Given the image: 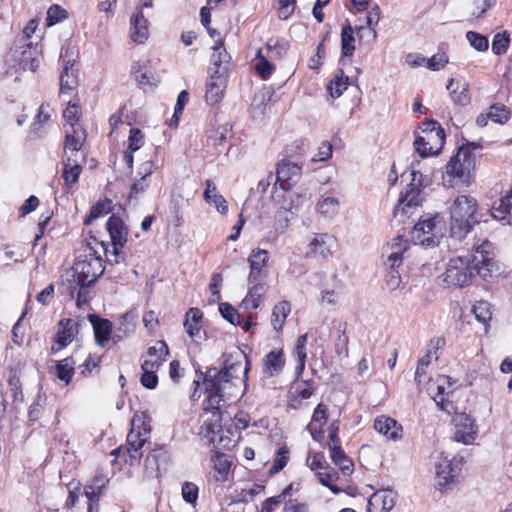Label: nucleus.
I'll list each match as a JSON object with an SVG mask.
<instances>
[{"mask_svg": "<svg viewBox=\"0 0 512 512\" xmlns=\"http://www.w3.org/2000/svg\"><path fill=\"white\" fill-rule=\"evenodd\" d=\"M248 370V364L243 368L239 361L229 363L226 360L222 368L210 367L205 373H200L197 380H194L196 387L192 398L195 399L198 389L202 388L204 394L207 395L205 410H211V420L204 421L202 425V429H205L207 434H215L220 431V403L243 394L241 387L245 385Z\"/></svg>", "mask_w": 512, "mask_h": 512, "instance_id": "1", "label": "nucleus"}, {"mask_svg": "<svg viewBox=\"0 0 512 512\" xmlns=\"http://www.w3.org/2000/svg\"><path fill=\"white\" fill-rule=\"evenodd\" d=\"M500 274L494 259L493 246L486 238L474 239L471 254L450 259L444 273V281L455 287L471 284L475 275L487 280Z\"/></svg>", "mask_w": 512, "mask_h": 512, "instance_id": "2", "label": "nucleus"}, {"mask_svg": "<svg viewBox=\"0 0 512 512\" xmlns=\"http://www.w3.org/2000/svg\"><path fill=\"white\" fill-rule=\"evenodd\" d=\"M480 148V144L468 142L458 148L445 166L442 174V181L445 187L466 188L474 180V170L476 167L477 156L475 150Z\"/></svg>", "mask_w": 512, "mask_h": 512, "instance_id": "3", "label": "nucleus"}, {"mask_svg": "<svg viewBox=\"0 0 512 512\" xmlns=\"http://www.w3.org/2000/svg\"><path fill=\"white\" fill-rule=\"evenodd\" d=\"M478 202L468 194L458 195L449 207L450 236L461 241L478 223Z\"/></svg>", "mask_w": 512, "mask_h": 512, "instance_id": "4", "label": "nucleus"}, {"mask_svg": "<svg viewBox=\"0 0 512 512\" xmlns=\"http://www.w3.org/2000/svg\"><path fill=\"white\" fill-rule=\"evenodd\" d=\"M72 270L74 282L94 284L104 272L103 261L100 256L89 250L88 253L77 257Z\"/></svg>", "mask_w": 512, "mask_h": 512, "instance_id": "5", "label": "nucleus"}, {"mask_svg": "<svg viewBox=\"0 0 512 512\" xmlns=\"http://www.w3.org/2000/svg\"><path fill=\"white\" fill-rule=\"evenodd\" d=\"M36 30L34 21H30L23 30V37L20 40L21 45L10 52V57L14 58L21 69L35 72L39 67V58L37 47H32L27 42Z\"/></svg>", "mask_w": 512, "mask_h": 512, "instance_id": "6", "label": "nucleus"}, {"mask_svg": "<svg viewBox=\"0 0 512 512\" xmlns=\"http://www.w3.org/2000/svg\"><path fill=\"white\" fill-rule=\"evenodd\" d=\"M106 228L111 238L112 250L104 247L107 261L110 264H118L124 260L122 250L127 242L128 229L123 220L116 215H112L106 222Z\"/></svg>", "mask_w": 512, "mask_h": 512, "instance_id": "7", "label": "nucleus"}, {"mask_svg": "<svg viewBox=\"0 0 512 512\" xmlns=\"http://www.w3.org/2000/svg\"><path fill=\"white\" fill-rule=\"evenodd\" d=\"M439 223L437 216L420 218L411 231V239L414 244L426 248L438 245L442 236V229L438 226Z\"/></svg>", "mask_w": 512, "mask_h": 512, "instance_id": "8", "label": "nucleus"}, {"mask_svg": "<svg viewBox=\"0 0 512 512\" xmlns=\"http://www.w3.org/2000/svg\"><path fill=\"white\" fill-rule=\"evenodd\" d=\"M409 177L411 178V182L407 185L405 191L401 194L399 204L394 208L393 211L394 216H396L400 210L406 214L408 213L406 208L415 207L420 204V193L422 187H424L425 184H423L422 173L415 169L414 164H412Z\"/></svg>", "mask_w": 512, "mask_h": 512, "instance_id": "9", "label": "nucleus"}, {"mask_svg": "<svg viewBox=\"0 0 512 512\" xmlns=\"http://www.w3.org/2000/svg\"><path fill=\"white\" fill-rule=\"evenodd\" d=\"M453 440L465 445L472 444L478 435V427L475 420L466 413H457L453 418Z\"/></svg>", "mask_w": 512, "mask_h": 512, "instance_id": "10", "label": "nucleus"}, {"mask_svg": "<svg viewBox=\"0 0 512 512\" xmlns=\"http://www.w3.org/2000/svg\"><path fill=\"white\" fill-rule=\"evenodd\" d=\"M336 238L329 233H316L306 246L305 258L327 259L332 255Z\"/></svg>", "mask_w": 512, "mask_h": 512, "instance_id": "11", "label": "nucleus"}, {"mask_svg": "<svg viewBox=\"0 0 512 512\" xmlns=\"http://www.w3.org/2000/svg\"><path fill=\"white\" fill-rule=\"evenodd\" d=\"M78 321L67 318L58 323V330L55 335V344L51 347L52 353H57L71 344L78 334Z\"/></svg>", "mask_w": 512, "mask_h": 512, "instance_id": "12", "label": "nucleus"}, {"mask_svg": "<svg viewBox=\"0 0 512 512\" xmlns=\"http://www.w3.org/2000/svg\"><path fill=\"white\" fill-rule=\"evenodd\" d=\"M461 459L453 457L452 459H442L436 466L437 485L440 489H444L454 482V479L460 472Z\"/></svg>", "mask_w": 512, "mask_h": 512, "instance_id": "13", "label": "nucleus"}, {"mask_svg": "<svg viewBox=\"0 0 512 512\" xmlns=\"http://www.w3.org/2000/svg\"><path fill=\"white\" fill-rule=\"evenodd\" d=\"M269 253L264 249H253L248 257L250 272L248 278L253 281L266 280L269 274L268 270Z\"/></svg>", "mask_w": 512, "mask_h": 512, "instance_id": "14", "label": "nucleus"}, {"mask_svg": "<svg viewBox=\"0 0 512 512\" xmlns=\"http://www.w3.org/2000/svg\"><path fill=\"white\" fill-rule=\"evenodd\" d=\"M168 461V451L164 446L156 445L145 459V473L149 477H157L162 470H166Z\"/></svg>", "mask_w": 512, "mask_h": 512, "instance_id": "15", "label": "nucleus"}, {"mask_svg": "<svg viewBox=\"0 0 512 512\" xmlns=\"http://www.w3.org/2000/svg\"><path fill=\"white\" fill-rule=\"evenodd\" d=\"M301 171L300 165L284 159L278 164L276 183H279L283 190H289L292 186L291 182H296L300 178Z\"/></svg>", "mask_w": 512, "mask_h": 512, "instance_id": "16", "label": "nucleus"}, {"mask_svg": "<svg viewBox=\"0 0 512 512\" xmlns=\"http://www.w3.org/2000/svg\"><path fill=\"white\" fill-rule=\"evenodd\" d=\"M445 137L438 134L416 135L414 147L421 157L437 155L443 148Z\"/></svg>", "mask_w": 512, "mask_h": 512, "instance_id": "17", "label": "nucleus"}, {"mask_svg": "<svg viewBox=\"0 0 512 512\" xmlns=\"http://www.w3.org/2000/svg\"><path fill=\"white\" fill-rule=\"evenodd\" d=\"M444 343V339L440 337L433 338L429 341L426 354L418 361L415 372V381L417 383L420 384L426 380L427 368L430 365L432 358L435 360L438 359V356L436 355L437 350L442 347Z\"/></svg>", "mask_w": 512, "mask_h": 512, "instance_id": "18", "label": "nucleus"}, {"mask_svg": "<svg viewBox=\"0 0 512 512\" xmlns=\"http://www.w3.org/2000/svg\"><path fill=\"white\" fill-rule=\"evenodd\" d=\"M129 35L131 40L137 44H143L148 40V20L141 9H135L130 17Z\"/></svg>", "mask_w": 512, "mask_h": 512, "instance_id": "19", "label": "nucleus"}, {"mask_svg": "<svg viewBox=\"0 0 512 512\" xmlns=\"http://www.w3.org/2000/svg\"><path fill=\"white\" fill-rule=\"evenodd\" d=\"M395 500L392 490H379L368 499L367 512H389L395 506Z\"/></svg>", "mask_w": 512, "mask_h": 512, "instance_id": "20", "label": "nucleus"}, {"mask_svg": "<svg viewBox=\"0 0 512 512\" xmlns=\"http://www.w3.org/2000/svg\"><path fill=\"white\" fill-rule=\"evenodd\" d=\"M373 427L388 440L398 441L402 438V426L391 417L385 415L376 417Z\"/></svg>", "mask_w": 512, "mask_h": 512, "instance_id": "21", "label": "nucleus"}, {"mask_svg": "<svg viewBox=\"0 0 512 512\" xmlns=\"http://www.w3.org/2000/svg\"><path fill=\"white\" fill-rule=\"evenodd\" d=\"M248 292L242 300L241 307L249 309H257L261 299L266 292V280H255L247 278Z\"/></svg>", "mask_w": 512, "mask_h": 512, "instance_id": "22", "label": "nucleus"}, {"mask_svg": "<svg viewBox=\"0 0 512 512\" xmlns=\"http://www.w3.org/2000/svg\"><path fill=\"white\" fill-rule=\"evenodd\" d=\"M203 313L198 308H190L185 315L184 328L193 342L203 339L205 334L202 329Z\"/></svg>", "mask_w": 512, "mask_h": 512, "instance_id": "23", "label": "nucleus"}, {"mask_svg": "<svg viewBox=\"0 0 512 512\" xmlns=\"http://www.w3.org/2000/svg\"><path fill=\"white\" fill-rule=\"evenodd\" d=\"M86 139V134L81 125H72L71 129H66L65 136V154L76 158L78 152Z\"/></svg>", "mask_w": 512, "mask_h": 512, "instance_id": "24", "label": "nucleus"}, {"mask_svg": "<svg viewBox=\"0 0 512 512\" xmlns=\"http://www.w3.org/2000/svg\"><path fill=\"white\" fill-rule=\"evenodd\" d=\"M226 87L224 71L215 70L206 85V101L214 104L220 101Z\"/></svg>", "mask_w": 512, "mask_h": 512, "instance_id": "25", "label": "nucleus"}, {"mask_svg": "<svg viewBox=\"0 0 512 512\" xmlns=\"http://www.w3.org/2000/svg\"><path fill=\"white\" fill-rule=\"evenodd\" d=\"M340 210V201L337 197L324 194L321 195L315 205V211L319 217L332 220L334 219Z\"/></svg>", "mask_w": 512, "mask_h": 512, "instance_id": "26", "label": "nucleus"}, {"mask_svg": "<svg viewBox=\"0 0 512 512\" xmlns=\"http://www.w3.org/2000/svg\"><path fill=\"white\" fill-rule=\"evenodd\" d=\"M447 90L451 101L460 106H466L470 103V95L468 84L464 80L449 79L447 84Z\"/></svg>", "mask_w": 512, "mask_h": 512, "instance_id": "27", "label": "nucleus"}, {"mask_svg": "<svg viewBox=\"0 0 512 512\" xmlns=\"http://www.w3.org/2000/svg\"><path fill=\"white\" fill-rule=\"evenodd\" d=\"M264 373L273 377L278 375L285 366V357L282 349L272 350L263 359Z\"/></svg>", "mask_w": 512, "mask_h": 512, "instance_id": "28", "label": "nucleus"}, {"mask_svg": "<svg viewBox=\"0 0 512 512\" xmlns=\"http://www.w3.org/2000/svg\"><path fill=\"white\" fill-rule=\"evenodd\" d=\"M93 284L77 283L74 279L68 280L65 293H67L71 299H76L77 307L81 308L86 305L90 299V287Z\"/></svg>", "mask_w": 512, "mask_h": 512, "instance_id": "29", "label": "nucleus"}, {"mask_svg": "<svg viewBox=\"0 0 512 512\" xmlns=\"http://www.w3.org/2000/svg\"><path fill=\"white\" fill-rule=\"evenodd\" d=\"M109 483V479L103 475H95L89 484L84 488V494L89 502H95L96 510H98V502L100 496L103 494L104 489Z\"/></svg>", "mask_w": 512, "mask_h": 512, "instance_id": "30", "label": "nucleus"}, {"mask_svg": "<svg viewBox=\"0 0 512 512\" xmlns=\"http://www.w3.org/2000/svg\"><path fill=\"white\" fill-rule=\"evenodd\" d=\"M60 92L62 94L70 93L78 85L77 72L74 69V63L70 60L64 61L60 77Z\"/></svg>", "mask_w": 512, "mask_h": 512, "instance_id": "31", "label": "nucleus"}, {"mask_svg": "<svg viewBox=\"0 0 512 512\" xmlns=\"http://www.w3.org/2000/svg\"><path fill=\"white\" fill-rule=\"evenodd\" d=\"M89 320L93 326L95 340L97 344L100 346H104V344L109 340L111 334V322L107 319H102L94 314L89 315Z\"/></svg>", "mask_w": 512, "mask_h": 512, "instance_id": "32", "label": "nucleus"}, {"mask_svg": "<svg viewBox=\"0 0 512 512\" xmlns=\"http://www.w3.org/2000/svg\"><path fill=\"white\" fill-rule=\"evenodd\" d=\"M81 171L82 167L77 158L67 156L62 171V177L67 188H72L78 182Z\"/></svg>", "mask_w": 512, "mask_h": 512, "instance_id": "33", "label": "nucleus"}, {"mask_svg": "<svg viewBox=\"0 0 512 512\" xmlns=\"http://www.w3.org/2000/svg\"><path fill=\"white\" fill-rule=\"evenodd\" d=\"M146 437L140 435V432L130 431L127 435V452L129 454V463L133 465L134 462H139L142 456V448L146 443Z\"/></svg>", "mask_w": 512, "mask_h": 512, "instance_id": "34", "label": "nucleus"}, {"mask_svg": "<svg viewBox=\"0 0 512 512\" xmlns=\"http://www.w3.org/2000/svg\"><path fill=\"white\" fill-rule=\"evenodd\" d=\"M388 248L391 250L388 254V262L390 263L391 268L399 266L402 262L403 255L408 248L407 240H404L401 236H397L393 238L392 242L388 245Z\"/></svg>", "mask_w": 512, "mask_h": 512, "instance_id": "35", "label": "nucleus"}, {"mask_svg": "<svg viewBox=\"0 0 512 512\" xmlns=\"http://www.w3.org/2000/svg\"><path fill=\"white\" fill-rule=\"evenodd\" d=\"M445 384L451 386L450 377L441 375L438 376L436 383H431L428 387V392L433 394L434 401L441 407V409H445V396L448 395V393L445 391Z\"/></svg>", "mask_w": 512, "mask_h": 512, "instance_id": "36", "label": "nucleus"}, {"mask_svg": "<svg viewBox=\"0 0 512 512\" xmlns=\"http://www.w3.org/2000/svg\"><path fill=\"white\" fill-rule=\"evenodd\" d=\"M291 312V304L289 301H281L277 303L272 310L271 324L276 331H280L285 323L287 316Z\"/></svg>", "mask_w": 512, "mask_h": 512, "instance_id": "37", "label": "nucleus"}, {"mask_svg": "<svg viewBox=\"0 0 512 512\" xmlns=\"http://www.w3.org/2000/svg\"><path fill=\"white\" fill-rule=\"evenodd\" d=\"M308 334L305 333L301 336H299L296 340L294 349H293V356L297 361L296 366V373L299 375L303 372L305 368V362H306V344H307Z\"/></svg>", "mask_w": 512, "mask_h": 512, "instance_id": "38", "label": "nucleus"}, {"mask_svg": "<svg viewBox=\"0 0 512 512\" xmlns=\"http://www.w3.org/2000/svg\"><path fill=\"white\" fill-rule=\"evenodd\" d=\"M327 421V408L323 404H318L313 412L312 420L308 425V430L312 434L313 438L316 433L322 432V427Z\"/></svg>", "mask_w": 512, "mask_h": 512, "instance_id": "39", "label": "nucleus"}, {"mask_svg": "<svg viewBox=\"0 0 512 512\" xmlns=\"http://www.w3.org/2000/svg\"><path fill=\"white\" fill-rule=\"evenodd\" d=\"M231 135V128L228 125L220 126L214 134L208 137V144H212L217 153H220L224 144Z\"/></svg>", "mask_w": 512, "mask_h": 512, "instance_id": "40", "label": "nucleus"}, {"mask_svg": "<svg viewBox=\"0 0 512 512\" xmlns=\"http://www.w3.org/2000/svg\"><path fill=\"white\" fill-rule=\"evenodd\" d=\"M74 365L75 361L71 357L60 360L56 365L57 377L63 381L65 385H68L71 381L74 374Z\"/></svg>", "mask_w": 512, "mask_h": 512, "instance_id": "41", "label": "nucleus"}, {"mask_svg": "<svg viewBox=\"0 0 512 512\" xmlns=\"http://www.w3.org/2000/svg\"><path fill=\"white\" fill-rule=\"evenodd\" d=\"M354 31L348 24L342 27L341 31V49L344 56H351L355 51V38L353 35Z\"/></svg>", "mask_w": 512, "mask_h": 512, "instance_id": "42", "label": "nucleus"}, {"mask_svg": "<svg viewBox=\"0 0 512 512\" xmlns=\"http://www.w3.org/2000/svg\"><path fill=\"white\" fill-rule=\"evenodd\" d=\"M317 477L319 479V482L330 489V491L333 494H339L341 489L334 484V482L338 479V472L335 471L332 468H329L328 470L319 471L317 472Z\"/></svg>", "mask_w": 512, "mask_h": 512, "instance_id": "43", "label": "nucleus"}, {"mask_svg": "<svg viewBox=\"0 0 512 512\" xmlns=\"http://www.w3.org/2000/svg\"><path fill=\"white\" fill-rule=\"evenodd\" d=\"M348 85L349 77L344 75L341 71L340 75H336L334 79L330 81L328 89L333 98H338L348 88Z\"/></svg>", "mask_w": 512, "mask_h": 512, "instance_id": "44", "label": "nucleus"}, {"mask_svg": "<svg viewBox=\"0 0 512 512\" xmlns=\"http://www.w3.org/2000/svg\"><path fill=\"white\" fill-rule=\"evenodd\" d=\"M490 120L494 123L504 124L510 118V110L504 104H493L488 108Z\"/></svg>", "mask_w": 512, "mask_h": 512, "instance_id": "45", "label": "nucleus"}, {"mask_svg": "<svg viewBox=\"0 0 512 512\" xmlns=\"http://www.w3.org/2000/svg\"><path fill=\"white\" fill-rule=\"evenodd\" d=\"M212 63L216 67V70L224 71V75L227 72V64L229 63L230 56L222 45L215 46L213 48Z\"/></svg>", "mask_w": 512, "mask_h": 512, "instance_id": "46", "label": "nucleus"}, {"mask_svg": "<svg viewBox=\"0 0 512 512\" xmlns=\"http://www.w3.org/2000/svg\"><path fill=\"white\" fill-rule=\"evenodd\" d=\"M137 314L134 311H129L120 316L118 331L122 336H127L135 329Z\"/></svg>", "mask_w": 512, "mask_h": 512, "instance_id": "47", "label": "nucleus"}, {"mask_svg": "<svg viewBox=\"0 0 512 512\" xmlns=\"http://www.w3.org/2000/svg\"><path fill=\"white\" fill-rule=\"evenodd\" d=\"M132 432H140V435L147 437L151 431L149 419L145 414H135L131 421Z\"/></svg>", "mask_w": 512, "mask_h": 512, "instance_id": "48", "label": "nucleus"}, {"mask_svg": "<svg viewBox=\"0 0 512 512\" xmlns=\"http://www.w3.org/2000/svg\"><path fill=\"white\" fill-rule=\"evenodd\" d=\"M466 39L470 46L479 52L488 50L489 41L488 38L478 32L468 31L466 33Z\"/></svg>", "mask_w": 512, "mask_h": 512, "instance_id": "49", "label": "nucleus"}, {"mask_svg": "<svg viewBox=\"0 0 512 512\" xmlns=\"http://www.w3.org/2000/svg\"><path fill=\"white\" fill-rule=\"evenodd\" d=\"M510 43L509 34L506 31L495 34L492 40V51L496 55L506 53Z\"/></svg>", "mask_w": 512, "mask_h": 512, "instance_id": "50", "label": "nucleus"}, {"mask_svg": "<svg viewBox=\"0 0 512 512\" xmlns=\"http://www.w3.org/2000/svg\"><path fill=\"white\" fill-rule=\"evenodd\" d=\"M112 207L113 203L109 199L98 202L91 208L90 215L86 219L85 223L89 224L92 220H95L102 215L108 214L112 210Z\"/></svg>", "mask_w": 512, "mask_h": 512, "instance_id": "51", "label": "nucleus"}, {"mask_svg": "<svg viewBox=\"0 0 512 512\" xmlns=\"http://www.w3.org/2000/svg\"><path fill=\"white\" fill-rule=\"evenodd\" d=\"M473 313L479 322L486 324L492 316L490 303L487 301L476 302L473 306Z\"/></svg>", "mask_w": 512, "mask_h": 512, "instance_id": "52", "label": "nucleus"}, {"mask_svg": "<svg viewBox=\"0 0 512 512\" xmlns=\"http://www.w3.org/2000/svg\"><path fill=\"white\" fill-rule=\"evenodd\" d=\"M289 45L284 40L270 39L267 42L269 57H283L288 51Z\"/></svg>", "mask_w": 512, "mask_h": 512, "instance_id": "53", "label": "nucleus"}, {"mask_svg": "<svg viewBox=\"0 0 512 512\" xmlns=\"http://www.w3.org/2000/svg\"><path fill=\"white\" fill-rule=\"evenodd\" d=\"M231 462L228 457L223 454H219L216 456L214 468L219 476H216L217 481H223L226 479L227 473L230 470Z\"/></svg>", "mask_w": 512, "mask_h": 512, "instance_id": "54", "label": "nucleus"}, {"mask_svg": "<svg viewBox=\"0 0 512 512\" xmlns=\"http://www.w3.org/2000/svg\"><path fill=\"white\" fill-rule=\"evenodd\" d=\"M289 459V451L285 446H282L278 449L276 457L273 461V465L271 466L269 472L270 474H275L281 471L287 464Z\"/></svg>", "mask_w": 512, "mask_h": 512, "instance_id": "55", "label": "nucleus"}, {"mask_svg": "<svg viewBox=\"0 0 512 512\" xmlns=\"http://www.w3.org/2000/svg\"><path fill=\"white\" fill-rule=\"evenodd\" d=\"M67 18V12L59 5H52L47 11L46 24L53 26Z\"/></svg>", "mask_w": 512, "mask_h": 512, "instance_id": "56", "label": "nucleus"}, {"mask_svg": "<svg viewBox=\"0 0 512 512\" xmlns=\"http://www.w3.org/2000/svg\"><path fill=\"white\" fill-rule=\"evenodd\" d=\"M219 311L224 319L233 325H242L240 322V314L238 311L229 303H221L219 305Z\"/></svg>", "mask_w": 512, "mask_h": 512, "instance_id": "57", "label": "nucleus"}, {"mask_svg": "<svg viewBox=\"0 0 512 512\" xmlns=\"http://www.w3.org/2000/svg\"><path fill=\"white\" fill-rule=\"evenodd\" d=\"M357 36L360 43L371 44L377 38V31L375 27L360 25L357 27Z\"/></svg>", "mask_w": 512, "mask_h": 512, "instance_id": "58", "label": "nucleus"}, {"mask_svg": "<svg viewBox=\"0 0 512 512\" xmlns=\"http://www.w3.org/2000/svg\"><path fill=\"white\" fill-rule=\"evenodd\" d=\"M198 486L192 482H185L182 485L181 495L185 502L195 505L198 499Z\"/></svg>", "mask_w": 512, "mask_h": 512, "instance_id": "59", "label": "nucleus"}, {"mask_svg": "<svg viewBox=\"0 0 512 512\" xmlns=\"http://www.w3.org/2000/svg\"><path fill=\"white\" fill-rule=\"evenodd\" d=\"M255 69L259 76L266 80L268 79L274 71V66L260 54L258 55L257 62L255 64Z\"/></svg>", "mask_w": 512, "mask_h": 512, "instance_id": "60", "label": "nucleus"}, {"mask_svg": "<svg viewBox=\"0 0 512 512\" xmlns=\"http://www.w3.org/2000/svg\"><path fill=\"white\" fill-rule=\"evenodd\" d=\"M449 58L445 52L434 54L431 58L427 59L426 66L432 71H438L446 66Z\"/></svg>", "mask_w": 512, "mask_h": 512, "instance_id": "61", "label": "nucleus"}, {"mask_svg": "<svg viewBox=\"0 0 512 512\" xmlns=\"http://www.w3.org/2000/svg\"><path fill=\"white\" fill-rule=\"evenodd\" d=\"M307 461L309 462L310 469L316 473L330 468L322 452L314 453Z\"/></svg>", "mask_w": 512, "mask_h": 512, "instance_id": "62", "label": "nucleus"}, {"mask_svg": "<svg viewBox=\"0 0 512 512\" xmlns=\"http://www.w3.org/2000/svg\"><path fill=\"white\" fill-rule=\"evenodd\" d=\"M50 118H51V110H50L49 105L42 104L39 107L38 113H37V115H36V117L34 119V122L32 124L33 130H38L39 127H41L42 125L48 123Z\"/></svg>", "mask_w": 512, "mask_h": 512, "instance_id": "63", "label": "nucleus"}, {"mask_svg": "<svg viewBox=\"0 0 512 512\" xmlns=\"http://www.w3.org/2000/svg\"><path fill=\"white\" fill-rule=\"evenodd\" d=\"M144 143V136L142 132L137 128H132L130 130L129 138H128V149L130 151L136 152L139 150Z\"/></svg>", "mask_w": 512, "mask_h": 512, "instance_id": "64", "label": "nucleus"}]
</instances>
